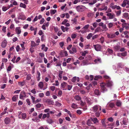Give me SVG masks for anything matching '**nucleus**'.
I'll list each match as a JSON object with an SVG mask.
<instances>
[{"mask_svg": "<svg viewBox=\"0 0 129 129\" xmlns=\"http://www.w3.org/2000/svg\"><path fill=\"white\" fill-rule=\"evenodd\" d=\"M18 95H15L12 98V100L14 102H15L16 101L18 98Z\"/></svg>", "mask_w": 129, "mask_h": 129, "instance_id": "obj_27", "label": "nucleus"}, {"mask_svg": "<svg viewBox=\"0 0 129 129\" xmlns=\"http://www.w3.org/2000/svg\"><path fill=\"white\" fill-rule=\"evenodd\" d=\"M114 50L115 51H117L120 48V46L119 45L113 47Z\"/></svg>", "mask_w": 129, "mask_h": 129, "instance_id": "obj_25", "label": "nucleus"}, {"mask_svg": "<svg viewBox=\"0 0 129 129\" xmlns=\"http://www.w3.org/2000/svg\"><path fill=\"white\" fill-rule=\"evenodd\" d=\"M20 7H21L25 8H26V5L25 4L21 3L20 4Z\"/></svg>", "mask_w": 129, "mask_h": 129, "instance_id": "obj_38", "label": "nucleus"}, {"mask_svg": "<svg viewBox=\"0 0 129 129\" xmlns=\"http://www.w3.org/2000/svg\"><path fill=\"white\" fill-rule=\"evenodd\" d=\"M31 98L33 101V103L35 104V97H34L33 96H31Z\"/></svg>", "mask_w": 129, "mask_h": 129, "instance_id": "obj_47", "label": "nucleus"}, {"mask_svg": "<svg viewBox=\"0 0 129 129\" xmlns=\"http://www.w3.org/2000/svg\"><path fill=\"white\" fill-rule=\"evenodd\" d=\"M113 23H110L108 24V27L111 28L113 26Z\"/></svg>", "mask_w": 129, "mask_h": 129, "instance_id": "obj_53", "label": "nucleus"}, {"mask_svg": "<svg viewBox=\"0 0 129 129\" xmlns=\"http://www.w3.org/2000/svg\"><path fill=\"white\" fill-rule=\"evenodd\" d=\"M77 105L74 103L72 104L71 107L73 109H76L77 108Z\"/></svg>", "mask_w": 129, "mask_h": 129, "instance_id": "obj_31", "label": "nucleus"}, {"mask_svg": "<svg viewBox=\"0 0 129 129\" xmlns=\"http://www.w3.org/2000/svg\"><path fill=\"white\" fill-rule=\"evenodd\" d=\"M39 87L42 89L44 85L43 83L42 82H40L38 85Z\"/></svg>", "mask_w": 129, "mask_h": 129, "instance_id": "obj_29", "label": "nucleus"}, {"mask_svg": "<svg viewBox=\"0 0 129 129\" xmlns=\"http://www.w3.org/2000/svg\"><path fill=\"white\" fill-rule=\"evenodd\" d=\"M31 78V76L29 75H27L26 77V80H30Z\"/></svg>", "mask_w": 129, "mask_h": 129, "instance_id": "obj_62", "label": "nucleus"}, {"mask_svg": "<svg viewBox=\"0 0 129 129\" xmlns=\"http://www.w3.org/2000/svg\"><path fill=\"white\" fill-rule=\"evenodd\" d=\"M9 8L7 9V7L5 6H3V7L2 8V10L4 11H6Z\"/></svg>", "mask_w": 129, "mask_h": 129, "instance_id": "obj_52", "label": "nucleus"}, {"mask_svg": "<svg viewBox=\"0 0 129 129\" xmlns=\"http://www.w3.org/2000/svg\"><path fill=\"white\" fill-rule=\"evenodd\" d=\"M39 96L40 98H42L44 96V94L43 93H39Z\"/></svg>", "mask_w": 129, "mask_h": 129, "instance_id": "obj_54", "label": "nucleus"}, {"mask_svg": "<svg viewBox=\"0 0 129 129\" xmlns=\"http://www.w3.org/2000/svg\"><path fill=\"white\" fill-rule=\"evenodd\" d=\"M94 93L97 96H99L100 95L101 92L98 89H95L94 91Z\"/></svg>", "mask_w": 129, "mask_h": 129, "instance_id": "obj_16", "label": "nucleus"}, {"mask_svg": "<svg viewBox=\"0 0 129 129\" xmlns=\"http://www.w3.org/2000/svg\"><path fill=\"white\" fill-rule=\"evenodd\" d=\"M94 62L95 63H97L98 62H101V59L100 58H98L96 59H95L94 60Z\"/></svg>", "mask_w": 129, "mask_h": 129, "instance_id": "obj_40", "label": "nucleus"}, {"mask_svg": "<svg viewBox=\"0 0 129 129\" xmlns=\"http://www.w3.org/2000/svg\"><path fill=\"white\" fill-rule=\"evenodd\" d=\"M62 91L61 90H59L58 91V96H61L62 94Z\"/></svg>", "mask_w": 129, "mask_h": 129, "instance_id": "obj_55", "label": "nucleus"}, {"mask_svg": "<svg viewBox=\"0 0 129 129\" xmlns=\"http://www.w3.org/2000/svg\"><path fill=\"white\" fill-rule=\"evenodd\" d=\"M36 44L34 41H31V46L32 47H35L36 46Z\"/></svg>", "mask_w": 129, "mask_h": 129, "instance_id": "obj_44", "label": "nucleus"}, {"mask_svg": "<svg viewBox=\"0 0 129 129\" xmlns=\"http://www.w3.org/2000/svg\"><path fill=\"white\" fill-rule=\"evenodd\" d=\"M0 2L1 3H6L9 1V0H0Z\"/></svg>", "mask_w": 129, "mask_h": 129, "instance_id": "obj_45", "label": "nucleus"}, {"mask_svg": "<svg viewBox=\"0 0 129 129\" xmlns=\"http://www.w3.org/2000/svg\"><path fill=\"white\" fill-rule=\"evenodd\" d=\"M26 101L27 104L28 105H30V102L29 100V99H27L26 100Z\"/></svg>", "mask_w": 129, "mask_h": 129, "instance_id": "obj_60", "label": "nucleus"}, {"mask_svg": "<svg viewBox=\"0 0 129 129\" xmlns=\"http://www.w3.org/2000/svg\"><path fill=\"white\" fill-rule=\"evenodd\" d=\"M116 5H114V4L113 3H111L110 5V7L113 9H116Z\"/></svg>", "mask_w": 129, "mask_h": 129, "instance_id": "obj_35", "label": "nucleus"}, {"mask_svg": "<svg viewBox=\"0 0 129 129\" xmlns=\"http://www.w3.org/2000/svg\"><path fill=\"white\" fill-rule=\"evenodd\" d=\"M107 15L109 17V19H112L114 18L115 16V15L113 14H112L111 13H108L107 14Z\"/></svg>", "mask_w": 129, "mask_h": 129, "instance_id": "obj_10", "label": "nucleus"}, {"mask_svg": "<svg viewBox=\"0 0 129 129\" xmlns=\"http://www.w3.org/2000/svg\"><path fill=\"white\" fill-rule=\"evenodd\" d=\"M101 111H100L99 110H98V111L96 112V113H95V115L96 117H99L100 116V113H101Z\"/></svg>", "mask_w": 129, "mask_h": 129, "instance_id": "obj_28", "label": "nucleus"}, {"mask_svg": "<svg viewBox=\"0 0 129 129\" xmlns=\"http://www.w3.org/2000/svg\"><path fill=\"white\" fill-rule=\"evenodd\" d=\"M106 85L108 87H110L112 85V82L111 81H109L107 82Z\"/></svg>", "mask_w": 129, "mask_h": 129, "instance_id": "obj_15", "label": "nucleus"}, {"mask_svg": "<svg viewBox=\"0 0 129 129\" xmlns=\"http://www.w3.org/2000/svg\"><path fill=\"white\" fill-rule=\"evenodd\" d=\"M75 99L77 101H79L81 100V98L79 95H77L75 96Z\"/></svg>", "mask_w": 129, "mask_h": 129, "instance_id": "obj_26", "label": "nucleus"}, {"mask_svg": "<svg viewBox=\"0 0 129 129\" xmlns=\"http://www.w3.org/2000/svg\"><path fill=\"white\" fill-rule=\"evenodd\" d=\"M16 33L17 35L20 34L21 33V30L20 29V27H16L15 28Z\"/></svg>", "mask_w": 129, "mask_h": 129, "instance_id": "obj_17", "label": "nucleus"}, {"mask_svg": "<svg viewBox=\"0 0 129 129\" xmlns=\"http://www.w3.org/2000/svg\"><path fill=\"white\" fill-rule=\"evenodd\" d=\"M49 117V113H47V114H44L42 116V118L43 119H44L46 117H47V118H48Z\"/></svg>", "mask_w": 129, "mask_h": 129, "instance_id": "obj_21", "label": "nucleus"}, {"mask_svg": "<svg viewBox=\"0 0 129 129\" xmlns=\"http://www.w3.org/2000/svg\"><path fill=\"white\" fill-rule=\"evenodd\" d=\"M88 52V51L85 50L82 52V56H85L87 54Z\"/></svg>", "mask_w": 129, "mask_h": 129, "instance_id": "obj_34", "label": "nucleus"}, {"mask_svg": "<svg viewBox=\"0 0 129 129\" xmlns=\"http://www.w3.org/2000/svg\"><path fill=\"white\" fill-rule=\"evenodd\" d=\"M26 97V95L25 92L23 91H21L20 94L19 98L20 99L24 100V98Z\"/></svg>", "mask_w": 129, "mask_h": 129, "instance_id": "obj_3", "label": "nucleus"}, {"mask_svg": "<svg viewBox=\"0 0 129 129\" xmlns=\"http://www.w3.org/2000/svg\"><path fill=\"white\" fill-rule=\"evenodd\" d=\"M42 105H43L42 104L38 103L36 105H35V106L36 108H40Z\"/></svg>", "mask_w": 129, "mask_h": 129, "instance_id": "obj_33", "label": "nucleus"}, {"mask_svg": "<svg viewBox=\"0 0 129 129\" xmlns=\"http://www.w3.org/2000/svg\"><path fill=\"white\" fill-rule=\"evenodd\" d=\"M107 37L108 38H113L115 37V35L114 34L111 33L108 34Z\"/></svg>", "mask_w": 129, "mask_h": 129, "instance_id": "obj_18", "label": "nucleus"}, {"mask_svg": "<svg viewBox=\"0 0 129 129\" xmlns=\"http://www.w3.org/2000/svg\"><path fill=\"white\" fill-rule=\"evenodd\" d=\"M84 99L89 105H91L92 104V103L91 101V100L89 98L85 96L84 97Z\"/></svg>", "mask_w": 129, "mask_h": 129, "instance_id": "obj_5", "label": "nucleus"}, {"mask_svg": "<svg viewBox=\"0 0 129 129\" xmlns=\"http://www.w3.org/2000/svg\"><path fill=\"white\" fill-rule=\"evenodd\" d=\"M44 21V18H43L40 20V24H42L43 23Z\"/></svg>", "mask_w": 129, "mask_h": 129, "instance_id": "obj_61", "label": "nucleus"}, {"mask_svg": "<svg viewBox=\"0 0 129 129\" xmlns=\"http://www.w3.org/2000/svg\"><path fill=\"white\" fill-rule=\"evenodd\" d=\"M102 28L105 30H108V28L106 27V24L103 25V26H102Z\"/></svg>", "mask_w": 129, "mask_h": 129, "instance_id": "obj_48", "label": "nucleus"}, {"mask_svg": "<svg viewBox=\"0 0 129 129\" xmlns=\"http://www.w3.org/2000/svg\"><path fill=\"white\" fill-rule=\"evenodd\" d=\"M126 0H125L123 1L121 5V6L122 7H124L126 6V5L127 4V3H126Z\"/></svg>", "mask_w": 129, "mask_h": 129, "instance_id": "obj_36", "label": "nucleus"}, {"mask_svg": "<svg viewBox=\"0 0 129 129\" xmlns=\"http://www.w3.org/2000/svg\"><path fill=\"white\" fill-rule=\"evenodd\" d=\"M20 115H21L22 118L23 119H25L26 117V114L24 113H21V114H19L18 116H19V118H20Z\"/></svg>", "mask_w": 129, "mask_h": 129, "instance_id": "obj_20", "label": "nucleus"}, {"mask_svg": "<svg viewBox=\"0 0 129 129\" xmlns=\"http://www.w3.org/2000/svg\"><path fill=\"white\" fill-rule=\"evenodd\" d=\"M101 30V28L100 27H98L95 30V32H99Z\"/></svg>", "mask_w": 129, "mask_h": 129, "instance_id": "obj_51", "label": "nucleus"}, {"mask_svg": "<svg viewBox=\"0 0 129 129\" xmlns=\"http://www.w3.org/2000/svg\"><path fill=\"white\" fill-rule=\"evenodd\" d=\"M116 105L118 107H120L121 106V102L119 101H117L116 103Z\"/></svg>", "mask_w": 129, "mask_h": 129, "instance_id": "obj_32", "label": "nucleus"}, {"mask_svg": "<svg viewBox=\"0 0 129 129\" xmlns=\"http://www.w3.org/2000/svg\"><path fill=\"white\" fill-rule=\"evenodd\" d=\"M11 121V120L10 118L8 117H6L4 119L5 123L6 124H9Z\"/></svg>", "mask_w": 129, "mask_h": 129, "instance_id": "obj_11", "label": "nucleus"}, {"mask_svg": "<svg viewBox=\"0 0 129 129\" xmlns=\"http://www.w3.org/2000/svg\"><path fill=\"white\" fill-rule=\"evenodd\" d=\"M98 24L97 22H95L92 25L94 28H95L98 25Z\"/></svg>", "mask_w": 129, "mask_h": 129, "instance_id": "obj_64", "label": "nucleus"}, {"mask_svg": "<svg viewBox=\"0 0 129 129\" xmlns=\"http://www.w3.org/2000/svg\"><path fill=\"white\" fill-rule=\"evenodd\" d=\"M37 62L39 63H42V58H38L37 59Z\"/></svg>", "mask_w": 129, "mask_h": 129, "instance_id": "obj_46", "label": "nucleus"}, {"mask_svg": "<svg viewBox=\"0 0 129 129\" xmlns=\"http://www.w3.org/2000/svg\"><path fill=\"white\" fill-rule=\"evenodd\" d=\"M19 85L21 86H23L24 85V82H19L18 83Z\"/></svg>", "mask_w": 129, "mask_h": 129, "instance_id": "obj_49", "label": "nucleus"}, {"mask_svg": "<svg viewBox=\"0 0 129 129\" xmlns=\"http://www.w3.org/2000/svg\"><path fill=\"white\" fill-rule=\"evenodd\" d=\"M71 21L73 22L75 24H76L77 23V19L76 18H75L73 19H72L71 20Z\"/></svg>", "mask_w": 129, "mask_h": 129, "instance_id": "obj_57", "label": "nucleus"}, {"mask_svg": "<svg viewBox=\"0 0 129 129\" xmlns=\"http://www.w3.org/2000/svg\"><path fill=\"white\" fill-rule=\"evenodd\" d=\"M92 33H90L87 36L86 38L88 39H89L90 38L92 37Z\"/></svg>", "mask_w": 129, "mask_h": 129, "instance_id": "obj_39", "label": "nucleus"}, {"mask_svg": "<svg viewBox=\"0 0 129 129\" xmlns=\"http://www.w3.org/2000/svg\"><path fill=\"white\" fill-rule=\"evenodd\" d=\"M46 121L49 124H51L53 122L52 120L50 119H47Z\"/></svg>", "mask_w": 129, "mask_h": 129, "instance_id": "obj_42", "label": "nucleus"}, {"mask_svg": "<svg viewBox=\"0 0 129 129\" xmlns=\"http://www.w3.org/2000/svg\"><path fill=\"white\" fill-rule=\"evenodd\" d=\"M121 55L123 56H125L127 55V52L126 51L121 53Z\"/></svg>", "mask_w": 129, "mask_h": 129, "instance_id": "obj_50", "label": "nucleus"}, {"mask_svg": "<svg viewBox=\"0 0 129 129\" xmlns=\"http://www.w3.org/2000/svg\"><path fill=\"white\" fill-rule=\"evenodd\" d=\"M102 123V125L104 127H106L107 126L106 123H108V122L107 121L106 122L105 121V120L104 119H102L101 121Z\"/></svg>", "mask_w": 129, "mask_h": 129, "instance_id": "obj_22", "label": "nucleus"}, {"mask_svg": "<svg viewBox=\"0 0 129 129\" xmlns=\"http://www.w3.org/2000/svg\"><path fill=\"white\" fill-rule=\"evenodd\" d=\"M107 51L110 54L112 53L113 52V51L112 49L109 48L107 49Z\"/></svg>", "mask_w": 129, "mask_h": 129, "instance_id": "obj_43", "label": "nucleus"}, {"mask_svg": "<svg viewBox=\"0 0 129 129\" xmlns=\"http://www.w3.org/2000/svg\"><path fill=\"white\" fill-rule=\"evenodd\" d=\"M92 120H91V118H90V119H88L87 123V125L89 126H91V124H92Z\"/></svg>", "mask_w": 129, "mask_h": 129, "instance_id": "obj_23", "label": "nucleus"}, {"mask_svg": "<svg viewBox=\"0 0 129 129\" xmlns=\"http://www.w3.org/2000/svg\"><path fill=\"white\" fill-rule=\"evenodd\" d=\"M56 12V10H51L50 11V14L52 15L54 14Z\"/></svg>", "mask_w": 129, "mask_h": 129, "instance_id": "obj_37", "label": "nucleus"}, {"mask_svg": "<svg viewBox=\"0 0 129 129\" xmlns=\"http://www.w3.org/2000/svg\"><path fill=\"white\" fill-rule=\"evenodd\" d=\"M46 102L50 105H53L54 103V102L53 101L49 99H47Z\"/></svg>", "mask_w": 129, "mask_h": 129, "instance_id": "obj_7", "label": "nucleus"}, {"mask_svg": "<svg viewBox=\"0 0 129 129\" xmlns=\"http://www.w3.org/2000/svg\"><path fill=\"white\" fill-rule=\"evenodd\" d=\"M95 49L97 51H100L102 47L99 44L94 45H93Z\"/></svg>", "mask_w": 129, "mask_h": 129, "instance_id": "obj_4", "label": "nucleus"}, {"mask_svg": "<svg viewBox=\"0 0 129 129\" xmlns=\"http://www.w3.org/2000/svg\"><path fill=\"white\" fill-rule=\"evenodd\" d=\"M40 75L41 74L38 71L37 73V81H39L40 79Z\"/></svg>", "mask_w": 129, "mask_h": 129, "instance_id": "obj_19", "label": "nucleus"}, {"mask_svg": "<svg viewBox=\"0 0 129 129\" xmlns=\"http://www.w3.org/2000/svg\"><path fill=\"white\" fill-rule=\"evenodd\" d=\"M61 28L62 31L64 32L66 31H68V30L69 29V28L67 27H64V26H61Z\"/></svg>", "mask_w": 129, "mask_h": 129, "instance_id": "obj_14", "label": "nucleus"}, {"mask_svg": "<svg viewBox=\"0 0 129 129\" xmlns=\"http://www.w3.org/2000/svg\"><path fill=\"white\" fill-rule=\"evenodd\" d=\"M91 118V120H92L94 123H96L98 122V119L96 118Z\"/></svg>", "mask_w": 129, "mask_h": 129, "instance_id": "obj_24", "label": "nucleus"}, {"mask_svg": "<svg viewBox=\"0 0 129 129\" xmlns=\"http://www.w3.org/2000/svg\"><path fill=\"white\" fill-rule=\"evenodd\" d=\"M121 13V11L120 10L118 11H117L116 12V15L117 16H119L120 14Z\"/></svg>", "mask_w": 129, "mask_h": 129, "instance_id": "obj_63", "label": "nucleus"}, {"mask_svg": "<svg viewBox=\"0 0 129 129\" xmlns=\"http://www.w3.org/2000/svg\"><path fill=\"white\" fill-rule=\"evenodd\" d=\"M68 87V90H70L72 89V86L71 85H67Z\"/></svg>", "mask_w": 129, "mask_h": 129, "instance_id": "obj_58", "label": "nucleus"}, {"mask_svg": "<svg viewBox=\"0 0 129 129\" xmlns=\"http://www.w3.org/2000/svg\"><path fill=\"white\" fill-rule=\"evenodd\" d=\"M108 105L111 108H113L114 107L115 104L114 103L111 102L108 104Z\"/></svg>", "mask_w": 129, "mask_h": 129, "instance_id": "obj_30", "label": "nucleus"}, {"mask_svg": "<svg viewBox=\"0 0 129 129\" xmlns=\"http://www.w3.org/2000/svg\"><path fill=\"white\" fill-rule=\"evenodd\" d=\"M80 92L82 94H84L86 93V92L84 90H80Z\"/></svg>", "mask_w": 129, "mask_h": 129, "instance_id": "obj_59", "label": "nucleus"}, {"mask_svg": "<svg viewBox=\"0 0 129 129\" xmlns=\"http://www.w3.org/2000/svg\"><path fill=\"white\" fill-rule=\"evenodd\" d=\"M77 50L75 48L73 47L72 48V50H69V52L71 54H73L74 53H76Z\"/></svg>", "mask_w": 129, "mask_h": 129, "instance_id": "obj_12", "label": "nucleus"}, {"mask_svg": "<svg viewBox=\"0 0 129 129\" xmlns=\"http://www.w3.org/2000/svg\"><path fill=\"white\" fill-rule=\"evenodd\" d=\"M31 92L34 94H35L36 93V89L35 88H34L32 90H31Z\"/></svg>", "mask_w": 129, "mask_h": 129, "instance_id": "obj_56", "label": "nucleus"}, {"mask_svg": "<svg viewBox=\"0 0 129 129\" xmlns=\"http://www.w3.org/2000/svg\"><path fill=\"white\" fill-rule=\"evenodd\" d=\"M106 85V84L103 82H102L100 84L101 89L102 92H104L107 90L105 87Z\"/></svg>", "mask_w": 129, "mask_h": 129, "instance_id": "obj_2", "label": "nucleus"}, {"mask_svg": "<svg viewBox=\"0 0 129 129\" xmlns=\"http://www.w3.org/2000/svg\"><path fill=\"white\" fill-rule=\"evenodd\" d=\"M7 42L6 40H4L2 42L1 44L2 47L3 48H5L6 46Z\"/></svg>", "mask_w": 129, "mask_h": 129, "instance_id": "obj_13", "label": "nucleus"}, {"mask_svg": "<svg viewBox=\"0 0 129 129\" xmlns=\"http://www.w3.org/2000/svg\"><path fill=\"white\" fill-rule=\"evenodd\" d=\"M67 85V84L65 82H63L61 84V87L63 88L62 90H66L67 89H64V88L66 87V85Z\"/></svg>", "mask_w": 129, "mask_h": 129, "instance_id": "obj_9", "label": "nucleus"}, {"mask_svg": "<svg viewBox=\"0 0 129 129\" xmlns=\"http://www.w3.org/2000/svg\"><path fill=\"white\" fill-rule=\"evenodd\" d=\"M102 77L100 76H95L94 78V80H97L99 78H101Z\"/></svg>", "mask_w": 129, "mask_h": 129, "instance_id": "obj_41", "label": "nucleus"}, {"mask_svg": "<svg viewBox=\"0 0 129 129\" xmlns=\"http://www.w3.org/2000/svg\"><path fill=\"white\" fill-rule=\"evenodd\" d=\"M83 6H79L76 7V9L77 11L81 12L83 11V9L82 7Z\"/></svg>", "mask_w": 129, "mask_h": 129, "instance_id": "obj_6", "label": "nucleus"}, {"mask_svg": "<svg viewBox=\"0 0 129 129\" xmlns=\"http://www.w3.org/2000/svg\"><path fill=\"white\" fill-rule=\"evenodd\" d=\"M79 78L78 77H74L72 79L71 81L73 82H75L76 81L77 82H79Z\"/></svg>", "mask_w": 129, "mask_h": 129, "instance_id": "obj_8", "label": "nucleus"}, {"mask_svg": "<svg viewBox=\"0 0 129 129\" xmlns=\"http://www.w3.org/2000/svg\"><path fill=\"white\" fill-rule=\"evenodd\" d=\"M92 110L94 112H96L98 110L101 111V107L99 105H96L92 107Z\"/></svg>", "mask_w": 129, "mask_h": 129, "instance_id": "obj_1", "label": "nucleus"}]
</instances>
